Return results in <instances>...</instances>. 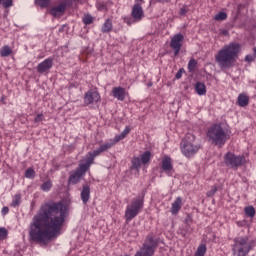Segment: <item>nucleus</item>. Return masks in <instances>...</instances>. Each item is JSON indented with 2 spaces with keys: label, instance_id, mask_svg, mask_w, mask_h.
Returning a JSON list of instances; mask_svg holds the SVG:
<instances>
[{
  "label": "nucleus",
  "instance_id": "obj_1",
  "mask_svg": "<svg viewBox=\"0 0 256 256\" xmlns=\"http://www.w3.org/2000/svg\"><path fill=\"white\" fill-rule=\"evenodd\" d=\"M66 219L67 206L62 202L48 201L42 204L29 226L30 241L47 245L61 235Z\"/></svg>",
  "mask_w": 256,
  "mask_h": 256
},
{
  "label": "nucleus",
  "instance_id": "obj_2",
  "mask_svg": "<svg viewBox=\"0 0 256 256\" xmlns=\"http://www.w3.org/2000/svg\"><path fill=\"white\" fill-rule=\"evenodd\" d=\"M241 52V44L231 42L222 47L215 55V61L221 71H227L231 67H235V63Z\"/></svg>",
  "mask_w": 256,
  "mask_h": 256
},
{
  "label": "nucleus",
  "instance_id": "obj_3",
  "mask_svg": "<svg viewBox=\"0 0 256 256\" xmlns=\"http://www.w3.org/2000/svg\"><path fill=\"white\" fill-rule=\"evenodd\" d=\"M206 137L212 145L223 147L231 139V131L223 123H216L207 130Z\"/></svg>",
  "mask_w": 256,
  "mask_h": 256
},
{
  "label": "nucleus",
  "instance_id": "obj_4",
  "mask_svg": "<svg viewBox=\"0 0 256 256\" xmlns=\"http://www.w3.org/2000/svg\"><path fill=\"white\" fill-rule=\"evenodd\" d=\"M253 249V243L249 241V237L241 236L234 239L232 252L234 256H247Z\"/></svg>",
  "mask_w": 256,
  "mask_h": 256
},
{
  "label": "nucleus",
  "instance_id": "obj_5",
  "mask_svg": "<svg viewBox=\"0 0 256 256\" xmlns=\"http://www.w3.org/2000/svg\"><path fill=\"white\" fill-rule=\"evenodd\" d=\"M201 149V145L195 140V135L187 134L181 143V152L185 157H193Z\"/></svg>",
  "mask_w": 256,
  "mask_h": 256
},
{
  "label": "nucleus",
  "instance_id": "obj_6",
  "mask_svg": "<svg viewBox=\"0 0 256 256\" xmlns=\"http://www.w3.org/2000/svg\"><path fill=\"white\" fill-rule=\"evenodd\" d=\"M145 205V198L143 196H138L134 198L131 203L126 207L125 210V219L127 223L133 221L141 211H143V207Z\"/></svg>",
  "mask_w": 256,
  "mask_h": 256
},
{
  "label": "nucleus",
  "instance_id": "obj_7",
  "mask_svg": "<svg viewBox=\"0 0 256 256\" xmlns=\"http://www.w3.org/2000/svg\"><path fill=\"white\" fill-rule=\"evenodd\" d=\"M224 163L230 169H237L238 167H243L247 160L244 155H235V153L228 152L224 155Z\"/></svg>",
  "mask_w": 256,
  "mask_h": 256
},
{
  "label": "nucleus",
  "instance_id": "obj_8",
  "mask_svg": "<svg viewBox=\"0 0 256 256\" xmlns=\"http://www.w3.org/2000/svg\"><path fill=\"white\" fill-rule=\"evenodd\" d=\"M89 167H91V164L87 160L84 164H79V167L70 174L69 184L77 185V183H80L81 177L89 171Z\"/></svg>",
  "mask_w": 256,
  "mask_h": 256
},
{
  "label": "nucleus",
  "instance_id": "obj_9",
  "mask_svg": "<svg viewBox=\"0 0 256 256\" xmlns=\"http://www.w3.org/2000/svg\"><path fill=\"white\" fill-rule=\"evenodd\" d=\"M115 143H117L115 142V140L114 141L111 140L110 142H105L104 144H101L98 149L88 153L86 160L90 165H93L95 161V157H99L101 153H105V151H109V149H111V147H113Z\"/></svg>",
  "mask_w": 256,
  "mask_h": 256
},
{
  "label": "nucleus",
  "instance_id": "obj_10",
  "mask_svg": "<svg viewBox=\"0 0 256 256\" xmlns=\"http://www.w3.org/2000/svg\"><path fill=\"white\" fill-rule=\"evenodd\" d=\"M184 40H185V37L181 33L175 34L171 38L170 47L174 51L175 57H177V55H179V53L181 52V47H183Z\"/></svg>",
  "mask_w": 256,
  "mask_h": 256
},
{
  "label": "nucleus",
  "instance_id": "obj_11",
  "mask_svg": "<svg viewBox=\"0 0 256 256\" xmlns=\"http://www.w3.org/2000/svg\"><path fill=\"white\" fill-rule=\"evenodd\" d=\"M101 102V95L97 90H88L84 95L85 105H94V103Z\"/></svg>",
  "mask_w": 256,
  "mask_h": 256
},
{
  "label": "nucleus",
  "instance_id": "obj_12",
  "mask_svg": "<svg viewBox=\"0 0 256 256\" xmlns=\"http://www.w3.org/2000/svg\"><path fill=\"white\" fill-rule=\"evenodd\" d=\"M70 5L67 0L61 2L58 6H54L50 9L49 13L52 17H63L65 11H67V6Z\"/></svg>",
  "mask_w": 256,
  "mask_h": 256
},
{
  "label": "nucleus",
  "instance_id": "obj_13",
  "mask_svg": "<svg viewBox=\"0 0 256 256\" xmlns=\"http://www.w3.org/2000/svg\"><path fill=\"white\" fill-rule=\"evenodd\" d=\"M161 167H162V170L164 171V173H166V175H169L170 177H171V175H173V173H174L173 160L171 159V157L164 156L162 158Z\"/></svg>",
  "mask_w": 256,
  "mask_h": 256
},
{
  "label": "nucleus",
  "instance_id": "obj_14",
  "mask_svg": "<svg viewBox=\"0 0 256 256\" xmlns=\"http://www.w3.org/2000/svg\"><path fill=\"white\" fill-rule=\"evenodd\" d=\"M53 68V58H47L43 62L37 65V71L39 73H49Z\"/></svg>",
  "mask_w": 256,
  "mask_h": 256
},
{
  "label": "nucleus",
  "instance_id": "obj_15",
  "mask_svg": "<svg viewBox=\"0 0 256 256\" xmlns=\"http://www.w3.org/2000/svg\"><path fill=\"white\" fill-rule=\"evenodd\" d=\"M112 95L114 99H117L118 101H125V98L127 97V91L121 86L114 87L112 89Z\"/></svg>",
  "mask_w": 256,
  "mask_h": 256
},
{
  "label": "nucleus",
  "instance_id": "obj_16",
  "mask_svg": "<svg viewBox=\"0 0 256 256\" xmlns=\"http://www.w3.org/2000/svg\"><path fill=\"white\" fill-rule=\"evenodd\" d=\"M80 197L84 205H87V203H89V199H91V187H89V185H83Z\"/></svg>",
  "mask_w": 256,
  "mask_h": 256
},
{
  "label": "nucleus",
  "instance_id": "obj_17",
  "mask_svg": "<svg viewBox=\"0 0 256 256\" xmlns=\"http://www.w3.org/2000/svg\"><path fill=\"white\" fill-rule=\"evenodd\" d=\"M131 16L133 17V19L141 21V19L143 18V7H141L140 4H134Z\"/></svg>",
  "mask_w": 256,
  "mask_h": 256
},
{
  "label": "nucleus",
  "instance_id": "obj_18",
  "mask_svg": "<svg viewBox=\"0 0 256 256\" xmlns=\"http://www.w3.org/2000/svg\"><path fill=\"white\" fill-rule=\"evenodd\" d=\"M181 207H183V199L181 197H177L175 201L172 203V207H171L172 215H177V213L181 211Z\"/></svg>",
  "mask_w": 256,
  "mask_h": 256
},
{
  "label": "nucleus",
  "instance_id": "obj_19",
  "mask_svg": "<svg viewBox=\"0 0 256 256\" xmlns=\"http://www.w3.org/2000/svg\"><path fill=\"white\" fill-rule=\"evenodd\" d=\"M128 133H131V128L129 126H126L121 134L114 137V143H119V141H123V139L127 137Z\"/></svg>",
  "mask_w": 256,
  "mask_h": 256
},
{
  "label": "nucleus",
  "instance_id": "obj_20",
  "mask_svg": "<svg viewBox=\"0 0 256 256\" xmlns=\"http://www.w3.org/2000/svg\"><path fill=\"white\" fill-rule=\"evenodd\" d=\"M195 91L197 95H206L207 94V87L203 82H197L195 84Z\"/></svg>",
  "mask_w": 256,
  "mask_h": 256
},
{
  "label": "nucleus",
  "instance_id": "obj_21",
  "mask_svg": "<svg viewBox=\"0 0 256 256\" xmlns=\"http://www.w3.org/2000/svg\"><path fill=\"white\" fill-rule=\"evenodd\" d=\"M102 33H111L113 31V21L111 19H107L101 28Z\"/></svg>",
  "mask_w": 256,
  "mask_h": 256
},
{
  "label": "nucleus",
  "instance_id": "obj_22",
  "mask_svg": "<svg viewBox=\"0 0 256 256\" xmlns=\"http://www.w3.org/2000/svg\"><path fill=\"white\" fill-rule=\"evenodd\" d=\"M111 5H112L111 1H100V2H97L96 7L98 11H108Z\"/></svg>",
  "mask_w": 256,
  "mask_h": 256
},
{
  "label": "nucleus",
  "instance_id": "obj_23",
  "mask_svg": "<svg viewBox=\"0 0 256 256\" xmlns=\"http://www.w3.org/2000/svg\"><path fill=\"white\" fill-rule=\"evenodd\" d=\"M238 105L240 107H247L249 105V96L245 94H240L238 96Z\"/></svg>",
  "mask_w": 256,
  "mask_h": 256
},
{
  "label": "nucleus",
  "instance_id": "obj_24",
  "mask_svg": "<svg viewBox=\"0 0 256 256\" xmlns=\"http://www.w3.org/2000/svg\"><path fill=\"white\" fill-rule=\"evenodd\" d=\"M140 161H142L143 165H147V163H149V161H151V152L150 151H145L140 156Z\"/></svg>",
  "mask_w": 256,
  "mask_h": 256
},
{
  "label": "nucleus",
  "instance_id": "obj_25",
  "mask_svg": "<svg viewBox=\"0 0 256 256\" xmlns=\"http://www.w3.org/2000/svg\"><path fill=\"white\" fill-rule=\"evenodd\" d=\"M207 253V245L200 244L195 252V256H205Z\"/></svg>",
  "mask_w": 256,
  "mask_h": 256
},
{
  "label": "nucleus",
  "instance_id": "obj_26",
  "mask_svg": "<svg viewBox=\"0 0 256 256\" xmlns=\"http://www.w3.org/2000/svg\"><path fill=\"white\" fill-rule=\"evenodd\" d=\"M11 53H13V50L9 46H4L0 50L1 57H9V55H11Z\"/></svg>",
  "mask_w": 256,
  "mask_h": 256
},
{
  "label": "nucleus",
  "instance_id": "obj_27",
  "mask_svg": "<svg viewBox=\"0 0 256 256\" xmlns=\"http://www.w3.org/2000/svg\"><path fill=\"white\" fill-rule=\"evenodd\" d=\"M195 69H197V60L192 58L188 62V71H189V73H193V71H195Z\"/></svg>",
  "mask_w": 256,
  "mask_h": 256
},
{
  "label": "nucleus",
  "instance_id": "obj_28",
  "mask_svg": "<svg viewBox=\"0 0 256 256\" xmlns=\"http://www.w3.org/2000/svg\"><path fill=\"white\" fill-rule=\"evenodd\" d=\"M141 163H143V162L141 161V158H139V157H134V158L132 159V167H133V169H137V170L141 169Z\"/></svg>",
  "mask_w": 256,
  "mask_h": 256
},
{
  "label": "nucleus",
  "instance_id": "obj_29",
  "mask_svg": "<svg viewBox=\"0 0 256 256\" xmlns=\"http://www.w3.org/2000/svg\"><path fill=\"white\" fill-rule=\"evenodd\" d=\"M244 211H245V215H247V217H251V218L255 217V207L247 206V207H245Z\"/></svg>",
  "mask_w": 256,
  "mask_h": 256
},
{
  "label": "nucleus",
  "instance_id": "obj_30",
  "mask_svg": "<svg viewBox=\"0 0 256 256\" xmlns=\"http://www.w3.org/2000/svg\"><path fill=\"white\" fill-rule=\"evenodd\" d=\"M36 5H39L42 9L49 7L51 0H35Z\"/></svg>",
  "mask_w": 256,
  "mask_h": 256
},
{
  "label": "nucleus",
  "instance_id": "obj_31",
  "mask_svg": "<svg viewBox=\"0 0 256 256\" xmlns=\"http://www.w3.org/2000/svg\"><path fill=\"white\" fill-rule=\"evenodd\" d=\"M21 205V194H16L11 203V207H19Z\"/></svg>",
  "mask_w": 256,
  "mask_h": 256
},
{
  "label": "nucleus",
  "instance_id": "obj_32",
  "mask_svg": "<svg viewBox=\"0 0 256 256\" xmlns=\"http://www.w3.org/2000/svg\"><path fill=\"white\" fill-rule=\"evenodd\" d=\"M35 170L33 168H28L26 171H25V177L26 179H35Z\"/></svg>",
  "mask_w": 256,
  "mask_h": 256
},
{
  "label": "nucleus",
  "instance_id": "obj_33",
  "mask_svg": "<svg viewBox=\"0 0 256 256\" xmlns=\"http://www.w3.org/2000/svg\"><path fill=\"white\" fill-rule=\"evenodd\" d=\"M51 187H53V182H51L50 180L44 182L42 185H41V189L42 191H51Z\"/></svg>",
  "mask_w": 256,
  "mask_h": 256
},
{
  "label": "nucleus",
  "instance_id": "obj_34",
  "mask_svg": "<svg viewBox=\"0 0 256 256\" xmlns=\"http://www.w3.org/2000/svg\"><path fill=\"white\" fill-rule=\"evenodd\" d=\"M0 5H2L4 9H9V7H13V0H0Z\"/></svg>",
  "mask_w": 256,
  "mask_h": 256
},
{
  "label": "nucleus",
  "instance_id": "obj_35",
  "mask_svg": "<svg viewBox=\"0 0 256 256\" xmlns=\"http://www.w3.org/2000/svg\"><path fill=\"white\" fill-rule=\"evenodd\" d=\"M215 21H225L227 19V13L219 12L214 16Z\"/></svg>",
  "mask_w": 256,
  "mask_h": 256
},
{
  "label": "nucleus",
  "instance_id": "obj_36",
  "mask_svg": "<svg viewBox=\"0 0 256 256\" xmlns=\"http://www.w3.org/2000/svg\"><path fill=\"white\" fill-rule=\"evenodd\" d=\"M83 23L84 25H91L93 23V16L87 14L83 17Z\"/></svg>",
  "mask_w": 256,
  "mask_h": 256
},
{
  "label": "nucleus",
  "instance_id": "obj_37",
  "mask_svg": "<svg viewBox=\"0 0 256 256\" xmlns=\"http://www.w3.org/2000/svg\"><path fill=\"white\" fill-rule=\"evenodd\" d=\"M8 231L5 228H0V241L7 238Z\"/></svg>",
  "mask_w": 256,
  "mask_h": 256
},
{
  "label": "nucleus",
  "instance_id": "obj_38",
  "mask_svg": "<svg viewBox=\"0 0 256 256\" xmlns=\"http://www.w3.org/2000/svg\"><path fill=\"white\" fill-rule=\"evenodd\" d=\"M217 186H212L211 190L207 192V196L208 197H213V195H215L217 193Z\"/></svg>",
  "mask_w": 256,
  "mask_h": 256
},
{
  "label": "nucleus",
  "instance_id": "obj_39",
  "mask_svg": "<svg viewBox=\"0 0 256 256\" xmlns=\"http://www.w3.org/2000/svg\"><path fill=\"white\" fill-rule=\"evenodd\" d=\"M245 61L247 63H253V61H255V57L253 55H246Z\"/></svg>",
  "mask_w": 256,
  "mask_h": 256
},
{
  "label": "nucleus",
  "instance_id": "obj_40",
  "mask_svg": "<svg viewBox=\"0 0 256 256\" xmlns=\"http://www.w3.org/2000/svg\"><path fill=\"white\" fill-rule=\"evenodd\" d=\"M183 73H185V69L181 68L175 75L176 79H181V77H183Z\"/></svg>",
  "mask_w": 256,
  "mask_h": 256
},
{
  "label": "nucleus",
  "instance_id": "obj_41",
  "mask_svg": "<svg viewBox=\"0 0 256 256\" xmlns=\"http://www.w3.org/2000/svg\"><path fill=\"white\" fill-rule=\"evenodd\" d=\"M41 121H43V114H38L34 119V123H41Z\"/></svg>",
  "mask_w": 256,
  "mask_h": 256
},
{
  "label": "nucleus",
  "instance_id": "obj_42",
  "mask_svg": "<svg viewBox=\"0 0 256 256\" xmlns=\"http://www.w3.org/2000/svg\"><path fill=\"white\" fill-rule=\"evenodd\" d=\"M7 213H9V207L4 206V207L2 208V215H7Z\"/></svg>",
  "mask_w": 256,
  "mask_h": 256
},
{
  "label": "nucleus",
  "instance_id": "obj_43",
  "mask_svg": "<svg viewBox=\"0 0 256 256\" xmlns=\"http://www.w3.org/2000/svg\"><path fill=\"white\" fill-rule=\"evenodd\" d=\"M192 222H193V218H191V216H187L185 219V223H187L188 225H191Z\"/></svg>",
  "mask_w": 256,
  "mask_h": 256
},
{
  "label": "nucleus",
  "instance_id": "obj_44",
  "mask_svg": "<svg viewBox=\"0 0 256 256\" xmlns=\"http://www.w3.org/2000/svg\"><path fill=\"white\" fill-rule=\"evenodd\" d=\"M180 15H187V9L185 7L180 9Z\"/></svg>",
  "mask_w": 256,
  "mask_h": 256
},
{
  "label": "nucleus",
  "instance_id": "obj_45",
  "mask_svg": "<svg viewBox=\"0 0 256 256\" xmlns=\"http://www.w3.org/2000/svg\"><path fill=\"white\" fill-rule=\"evenodd\" d=\"M222 34L225 35V36H227V35H229V32H228L227 30H224V31L222 32Z\"/></svg>",
  "mask_w": 256,
  "mask_h": 256
}]
</instances>
